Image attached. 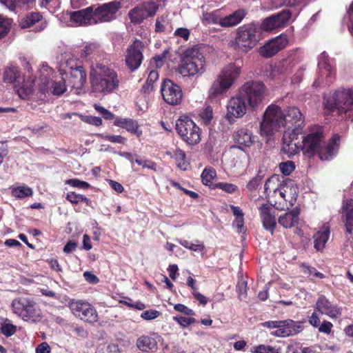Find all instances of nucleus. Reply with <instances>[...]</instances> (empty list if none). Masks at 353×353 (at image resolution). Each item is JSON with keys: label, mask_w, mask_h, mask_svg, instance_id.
Here are the masks:
<instances>
[{"label": "nucleus", "mask_w": 353, "mask_h": 353, "mask_svg": "<svg viewBox=\"0 0 353 353\" xmlns=\"http://www.w3.org/2000/svg\"><path fill=\"white\" fill-rule=\"evenodd\" d=\"M135 162L139 165L142 166L143 168H147L154 171L157 170V164L150 160L143 159L138 156L135 159Z\"/></svg>", "instance_id": "de8ad7c7"}, {"label": "nucleus", "mask_w": 353, "mask_h": 353, "mask_svg": "<svg viewBox=\"0 0 353 353\" xmlns=\"http://www.w3.org/2000/svg\"><path fill=\"white\" fill-rule=\"evenodd\" d=\"M316 310L330 318H336L341 314L340 310L323 295L319 297L316 303Z\"/></svg>", "instance_id": "393cba45"}, {"label": "nucleus", "mask_w": 353, "mask_h": 353, "mask_svg": "<svg viewBox=\"0 0 353 353\" xmlns=\"http://www.w3.org/2000/svg\"><path fill=\"white\" fill-rule=\"evenodd\" d=\"M279 168L283 175L288 176L295 170V164L292 161H287L280 163Z\"/></svg>", "instance_id": "49530a36"}, {"label": "nucleus", "mask_w": 353, "mask_h": 353, "mask_svg": "<svg viewBox=\"0 0 353 353\" xmlns=\"http://www.w3.org/2000/svg\"><path fill=\"white\" fill-rule=\"evenodd\" d=\"M284 121L286 130L301 132L304 119L299 109L295 107L289 108L284 113Z\"/></svg>", "instance_id": "6ab92c4d"}, {"label": "nucleus", "mask_w": 353, "mask_h": 353, "mask_svg": "<svg viewBox=\"0 0 353 353\" xmlns=\"http://www.w3.org/2000/svg\"><path fill=\"white\" fill-rule=\"evenodd\" d=\"M296 17V13L293 12L290 9H285L267 17L263 22H287L288 20L294 21Z\"/></svg>", "instance_id": "473e14b6"}, {"label": "nucleus", "mask_w": 353, "mask_h": 353, "mask_svg": "<svg viewBox=\"0 0 353 353\" xmlns=\"http://www.w3.org/2000/svg\"><path fill=\"white\" fill-rule=\"evenodd\" d=\"M23 321L35 323L41 319V311L38 305L33 301H31L27 311L25 313Z\"/></svg>", "instance_id": "72a5a7b5"}, {"label": "nucleus", "mask_w": 353, "mask_h": 353, "mask_svg": "<svg viewBox=\"0 0 353 353\" xmlns=\"http://www.w3.org/2000/svg\"><path fill=\"white\" fill-rule=\"evenodd\" d=\"M285 127L284 113L281 108L276 105H269L263 114L260 125V134L269 136Z\"/></svg>", "instance_id": "1a4fd4ad"}, {"label": "nucleus", "mask_w": 353, "mask_h": 353, "mask_svg": "<svg viewBox=\"0 0 353 353\" xmlns=\"http://www.w3.org/2000/svg\"><path fill=\"white\" fill-rule=\"evenodd\" d=\"M173 319L176 321L181 327H186L196 322L195 319L192 317H184L182 316H174Z\"/></svg>", "instance_id": "864d4df0"}, {"label": "nucleus", "mask_w": 353, "mask_h": 353, "mask_svg": "<svg viewBox=\"0 0 353 353\" xmlns=\"http://www.w3.org/2000/svg\"><path fill=\"white\" fill-rule=\"evenodd\" d=\"M203 19L207 22H224L223 17L221 14V11L219 10L204 14Z\"/></svg>", "instance_id": "a18cd8bd"}, {"label": "nucleus", "mask_w": 353, "mask_h": 353, "mask_svg": "<svg viewBox=\"0 0 353 353\" xmlns=\"http://www.w3.org/2000/svg\"><path fill=\"white\" fill-rule=\"evenodd\" d=\"M281 184L282 181H280L278 175H272L265 181L264 185L265 193L272 203V205H273V201L276 199L277 192H279Z\"/></svg>", "instance_id": "a878e982"}, {"label": "nucleus", "mask_w": 353, "mask_h": 353, "mask_svg": "<svg viewBox=\"0 0 353 353\" xmlns=\"http://www.w3.org/2000/svg\"><path fill=\"white\" fill-rule=\"evenodd\" d=\"M154 337L149 336H141L137 340V347L141 351L154 352L157 350V342L161 339L158 334H154Z\"/></svg>", "instance_id": "bb28decb"}, {"label": "nucleus", "mask_w": 353, "mask_h": 353, "mask_svg": "<svg viewBox=\"0 0 353 353\" xmlns=\"http://www.w3.org/2000/svg\"><path fill=\"white\" fill-rule=\"evenodd\" d=\"M159 79V73L157 70H152L148 77L145 83L142 88L145 93H150L153 89V83Z\"/></svg>", "instance_id": "4c0bfd02"}, {"label": "nucleus", "mask_w": 353, "mask_h": 353, "mask_svg": "<svg viewBox=\"0 0 353 353\" xmlns=\"http://www.w3.org/2000/svg\"><path fill=\"white\" fill-rule=\"evenodd\" d=\"M160 315V312L155 310H149L143 312L141 314V317L145 320H153L157 318Z\"/></svg>", "instance_id": "6e6d98bb"}, {"label": "nucleus", "mask_w": 353, "mask_h": 353, "mask_svg": "<svg viewBox=\"0 0 353 353\" xmlns=\"http://www.w3.org/2000/svg\"><path fill=\"white\" fill-rule=\"evenodd\" d=\"M252 352L254 353H279V350L270 346L265 345H259L253 347Z\"/></svg>", "instance_id": "603ef678"}, {"label": "nucleus", "mask_w": 353, "mask_h": 353, "mask_svg": "<svg viewBox=\"0 0 353 353\" xmlns=\"http://www.w3.org/2000/svg\"><path fill=\"white\" fill-rule=\"evenodd\" d=\"M234 139L238 144L250 147L254 143V137L252 133L246 128H241L234 134Z\"/></svg>", "instance_id": "7c9ffc66"}, {"label": "nucleus", "mask_w": 353, "mask_h": 353, "mask_svg": "<svg viewBox=\"0 0 353 353\" xmlns=\"http://www.w3.org/2000/svg\"><path fill=\"white\" fill-rule=\"evenodd\" d=\"M108 181L110 186L117 193H121L123 192L124 188L120 183L111 179L108 180Z\"/></svg>", "instance_id": "338daca9"}, {"label": "nucleus", "mask_w": 353, "mask_h": 353, "mask_svg": "<svg viewBox=\"0 0 353 353\" xmlns=\"http://www.w3.org/2000/svg\"><path fill=\"white\" fill-rule=\"evenodd\" d=\"M90 76L92 86L95 92L110 93L119 87V80L117 72L107 66H97Z\"/></svg>", "instance_id": "423d86ee"}, {"label": "nucleus", "mask_w": 353, "mask_h": 353, "mask_svg": "<svg viewBox=\"0 0 353 353\" xmlns=\"http://www.w3.org/2000/svg\"><path fill=\"white\" fill-rule=\"evenodd\" d=\"M241 72L240 65L229 63L224 66L212 82L208 90L209 97L216 98L227 92L238 79Z\"/></svg>", "instance_id": "39448f33"}, {"label": "nucleus", "mask_w": 353, "mask_h": 353, "mask_svg": "<svg viewBox=\"0 0 353 353\" xmlns=\"http://www.w3.org/2000/svg\"><path fill=\"white\" fill-rule=\"evenodd\" d=\"M319 77L313 83V86H319L321 84H327L332 82V78L335 72L331 65L327 54L324 52L321 53L319 59Z\"/></svg>", "instance_id": "f3484780"}, {"label": "nucleus", "mask_w": 353, "mask_h": 353, "mask_svg": "<svg viewBox=\"0 0 353 353\" xmlns=\"http://www.w3.org/2000/svg\"><path fill=\"white\" fill-rule=\"evenodd\" d=\"M276 200L273 205L279 210H284L292 207L296 201L298 188L294 181L286 179L282 181Z\"/></svg>", "instance_id": "9b49d317"}, {"label": "nucleus", "mask_w": 353, "mask_h": 353, "mask_svg": "<svg viewBox=\"0 0 353 353\" xmlns=\"http://www.w3.org/2000/svg\"><path fill=\"white\" fill-rule=\"evenodd\" d=\"M21 72L19 68L14 65H9L4 69L3 81L6 83H14L19 82Z\"/></svg>", "instance_id": "f704fd0d"}, {"label": "nucleus", "mask_w": 353, "mask_h": 353, "mask_svg": "<svg viewBox=\"0 0 353 353\" xmlns=\"http://www.w3.org/2000/svg\"><path fill=\"white\" fill-rule=\"evenodd\" d=\"M200 117L205 123H208L212 119L213 112L210 106H207L200 113Z\"/></svg>", "instance_id": "5fc2aeb1"}, {"label": "nucleus", "mask_w": 353, "mask_h": 353, "mask_svg": "<svg viewBox=\"0 0 353 353\" xmlns=\"http://www.w3.org/2000/svg\"><path fill=\"white\" fill-rule=\"evenodd\" d=\"M263 327L276 329L270 334L277 337H285L296 334L302 330L301 323L292 319L282 321H268L261 323Z\"/></svg>", "instance_id": "ddd939ff"}, {"label": "nucleus", "mask_w": 353, "mask_h": 353, "mask_svg": "<svg viewBox=\"0 0 353 353\" xmlns=\"http://www.w3.org/2000/svg\"><path fill=\"white\" fill-rule=\"evenodd\" d=\"M168 154L175 160L179 169L186 170L188 168V163L185 160V154L182 150L178 148L168 152Z\"/></svg>", "instance_id": "c9c22d12"}, {"label": "nucleus", "mask_w": 353, "mask_h": 353, "mask_svg": "<svg viewBox=\"0 0 353 353\" xmlns=\"http://www.w3.org/2000/svg\"><path fill=\"white\" fill-rule=\"evenodd\" d=\"M216 176V172L212 168H205L201 174L202 183L205 185H209Z\"/></svg>", "instance_id": "a19ab883"}, {"label": "nucleus", "mask_w": 353, "mask_h": 353, "mask_svg": "<svg viewBox=\"0 0 353 353\" xmlns=\"http://www.w3.org/2000/svg\"><path fill=\"white\" fill-rule=\"evenodd\" d=\"M299 212L297 210H292L285 212L279 217L278 222L285 228H291L298 224Z\"/></svg>", "instance_id": "c756f323"}, {"label": "nucleus", "mask_w": 353, "mask_h": 353, "mask_svg": "<svg viewBox=\"0 0 353 353\" xmlns=\"http://www.w3.org/2000/svg\"><path fill=\"white\" fill-rule=\"evenodd\" d=\"M157 6L154 1H147L130 10L129 17L131 22H141L155 14Z\"/></svg>", "instance_id": "412c9836"}, {"label": "nucleus", "mask_w": 353, "mask_h": 353, "mask_svg": "<svg viewBox=\"0 0 353 353\" xmlns=\"http://www.w3.org/2000/svg\"><path fill=\"white\" fill-rule=\"evenodd\" d=\"M262 181V177L259 175L254 176L246 185V190L248 192H252L257 190Z\"/></svg>", "instance_id": "3c124183"}, {"label": "nucleus", "mask_w": 353, "mask_h": 353, "mask_svg": "<svg viewBox=\"0 0 353 353\" xmlns=\"http://www.w3.org/2000/svg\"><path fill=\"white\" fill-rule=\"evenodd\" d=\"M277 23H260L256 27L254 23H245L236 30V37L231 41L232 45L243 52L252 49L263 37V32H270L275 29Z\"/></svg>", "instance_id": "20e7f679"}, {"label": "nucleus", "mask_w": 353, "mask_h": 353, "mask_svg": "<svg viewBox=\"0 0 353 353\" xmlns=\"http://www.w3.org/2000/svg\"><path fill=\"white\" fill-rule=\"evenodd\" d=\"M300 133L301 132H297L296 131L290 130H285L284 132L282 151L289 157L295 155L300 150H302V145H299V142L296 141Z\"/></svg>", "instance_id": "aec40b11"}, {"label": "nucleus", "mask_w": 353, "mask_h": 353, "mask_svg": "<svg viewBox=\"0 0 353 353\" xmlns=\"http://www.w3.org/2000/svg\"><path fill=\"white\" fill-rule=\"evenodd\" d=\"M259 212L263 228L272 234L276 225L274 209L268 204H263L259 208Z\"/></svg>", "instance_id": "b1692460"}, {"label": "nucleus", "mask_w": 353, "mask_h": 353, "mask_svg": "<svg viewBox=\"0 0 353 353\" xmlns=\"http://www.w3.org/2000/svg\"><path fill=\"white\" fill-rule=\"evenodd\" d=\"M163 100L171 105L181 103L183 97L181 88L170 79L164 80L161 88Z\"/></svg>", "instance_id": "dca6fc26"}, {"label": "nucleus", "mask_w": 353, "mask_h": 353, "mask_svg": "<svg viewBox=\"0 0 353 353\" xmlns=\"http://www.w3.org/2000/svg\"><path fill=\"white\" fill-rule=\"evenodd\" d=\"M174 35L188 40L190 36V30L188 28H180L175 30Z\"/></svg>", "instance_id": "69168bd1"}, {"label": "nucleus", "mask_w": 353, "mask_h": 353, "mask_svg": "<svg viewBox=\"0 0 353 353\" xmlns=\"http://www.w3.org/2000/svg\"><path fill=\"white\" fill-rule=\"evenodd\" d=\"M265 87L260 81H248L239 89L238 94L230 97L226 103L225 119L233 124L243 118L247 110H256L264 99Z\"/></svg>", "instance_id": "f257e3e1"}, {"label": "nucleus", "mask_w": 353, "mask_h": 353, "mask_svg": "<svg viewBox=\"0 0 353 353\" xmlns=\"http://www.w3.org/2000/svg\"><path fill=\"white\" fill-rule=\"evenodd\" d=\"M65 184L71 185L74 188H78L79 189H88L90 187V185L83 181H81L78 179H70L65 181Z\"/></svg>", "instance_id": "8fccbe9b"}, {"label": "nucleus", "mask_w": 353, "mask_h": 353, "mask_svg": "<svg viewBox=\"0 0 353 353\" xmlns=\"http://www.w3.org/2000/svg\"><path fill=\"white\" fill-rule=\"evenodd\" d=\"M176 130L182 139L189 145L197 144L201 140V130L199 126L188 117L176 121Z\"/></svg>", "instance_id": "f8f14e48"}, {"label": "nucleus", "mask_w": 353, "mask_h": 353, "mask_svg": "<svg viewBox=\"0 0 353 353\" xmlns=\"http://www.w3.org/2000/svg\"><path fill=\"white\" fill-rule=\"evenodd\" d=\"M176 241L184 248L194 252H201L205 248L203 243H201L199 241H196V243H191L184 239H177Z\"/></svg>", "instance_id": "ea45409f"}, {"label": "nucleus", "mask_w": 353, "mask_h": 353, "mask_svg": "<svg viewBox=\"0 0 353 353\" xmlns=\"http://www.w3.org/2000/svg\"><path fill=\"white\" fill-rule=\"evenodd\" d=\"M50 347L46 343L43 342L39 344L36 348V353H50Z\"/></svg>", "instance_id": "774afa93"}, {"label": "nucleus", "mask_w": 353, "mask_h": 353, "mask_svg": "<svg viewBox=\"0 0 353 353\" xmlns=\"http://www.w3.org/2000/svg\"><path fill=\"white\" fill-rule=\"evenodd\" d=\"M12 196L17 199L30 196L33 194L32 188L26 185L13 186L10 188Z\"/></svg>", "instance_id": "e433bc0d"}, {"label": "nucleus", "mask_w": 353, "mask_h": 353, "mask_svg": "<svg viewBox=\"0 0 353 353\" xmlns=\"http://www.w3.org/2000/svg\"><path fill=\"white\" fill-rule=\"evenodd\" d=\"M120 3L112 1L103 4L94 10L92 6L71 13L70 19L73 22H85L96 17L103 22L113 19L114 14L119 9Z\"/></svg>", "instance_id": "6e6552de"}, {"label": "nucleus", "mask_w": 353, "mask_h": 353, "mask_svg": "<svg viewBox=\"0 0 353 353\" xmlns=\"http://www.w3.org/2000/svg\"><path fill=\"white\" fill-rule=\"evenodd\" d=\"M66 199L73 204H77L79 202H84L87 205H90V201L84 195L77 194L74 192L67 193Z\"/></svg>", "instance_id": "58836bf2"}, {"label": "nucleus", "mask_w": 353, "mask_h": 353, "mask_svg": "<svg viewBox=\"0 0 353 353\" xmlns=\"http://www.w3.org/2000/svg\"><path fill=\"white\" fill-rule=\"evenodd\" d=\"M168 54V50H164L161 54L154 56L150 62L151 68H159L164 64L166 56Z\"/></svg>", "instance_id": "c03bdc74"}, {"label": "nucleus", "mask_w": 353, "mask_h": 353, "mask_svg": "<svg viewBox=\"0 0 353 353\" xmlns=\"http://www.w3.org/2000/svg\"><path fill=\"white\" fill-rule=\"evenodd\" d=\"M83 277L86 281L91 284H97L99 281L96 275L88 271H86L83 273Z\"/></svg>", "instance_id": "0e129e2a"}, {"label": "nucleus", "mask_w": 353, "mask_h": 353, "mask_svg": "<svg viewBox=\"0 0 353 353\" xmlns=\"http://www.w3.org/2000/svg\"><path fill=\"white\" fill-rule=\"evenodd\" d=\"M103 138L112 143H118L125 145L127 142L126 138L121 135H106Z\"/></svg>", "instance_id": "bf43d9fd"}, {"label": "nucleus", "mask_w": 353, "mask_h": 353, "mask_svg": "<svg viewBox=\"0 0 353 353\" xmlns=\"http://www.w3.org/2000/svg\"><path fill=\"white\" fill-rule=\"evenodd\" d=\"M31 301L32 300L26 297H20L14 299L11 304L13 313L23 319L25 316L24 314L27 311Z\"/></svg>", "instance_id": "c85d7f7f"}, {"label": "nucleus", "mask_w": 353, "mask_h": 353, "mask_svg": "<svg viewBox=\"0 0 353 353\" xmlns=\"http://www.w3.org/2000/svg\"><path fill=\"white\" fill-rule=\"evenodd\" d=\"M66 65L69 67L70 75L68 79V84L71 86L72 89L75 90L76 93H79L84 86L86 81V74L82 66H77L73 68L70 65L68 61L66 62Z\"/></svg>", "instance_id": "4be33fe9"}, {"label": "nucleus", "mask_w": 353, "mask_h": 353, "mask_svg": "<svg viewBox=\"0 0 353 353\" xmlns=\"http://www.w3.org/2000/svg\"><path fill=\"white\" fill-rule=\"evenodd\" d=\"M40 76L38 79L30 83L25 82L23 85L16 87V91L21 99L28 98L32 93L33 87L37 86L39 90L43 93H52L54 95L59 96L63 94L67 90L65 79L61 77L52 81V69L48 65H43L40 70Z\"/></svg>", "instance_id": "f03ea898"}, {"label": "nucleus", "mask_w": 353, "mask_h": 353, "mask_svg": "<svg viewBox=\"0 0 353 353\" xmlns=\"http://www.w3.org/2000/svg\"><path fill=\"white\" fill-rule=\"evenodd\" d=\"M246 12L243 9L236 10L232 14L223 17V21H230V22H241L245 17Z\"/></svg>", "instance_id": "37998d69"}, {"label": "nucleus", "mask_w": 353, "mask_h": 353, "mask_svg": "<svg viewBox=\"0 0 353 353\" xmlns=\"http://www.w3.org/2000/svg\"><path fill=\"white\" fill-rule=\"evenodd\" d=\"M341 213L346 233L353 237V199L343 201Z\"/></svg>", "instance_id": "5701e85b"}, {"label": "nucleus", "mask_w": 353, "mask_h": 353, "mask_svg": "<svg viewBox=\"0 0 353 353\" xmlns=\"http://www.w3.org/2000/svg\"><path fill=\"white\" fill-rule=\"evenodd\" d=\"M289 41L286 34H281L266 42L259 49V54L264 58H270L284 49Z\"/></svg>", "instance_id": "2eb2a0df"}, {"label": "nucleus", "mask_w": 353, "mask_h": 353, "mask_svg": "<svg viewBox=\"0 0 353 353\" xmlns=\"http://www.w3.org/2000/svg\"><path fill=\"white\" fill-rule=\"evenodd\" d=\"M143 44L140 41L136 40L128 48L125 55V62L128 67L134 71L140 65L143 60L142 54Z\"/></svg>", "instance_id": "a211bd4d"}, {"label": "nucleus", "mask_w": 353, "mask_h": 353, "mask_svg": "<svg viewBox=\"0 0 353 353\" xmlns=\"http://www.w3.org/2000/svg\"><path fill=\"white\" fill-rule=\"evenodd\" d=\"M339 135H334L330 142L324 144V137L321 130L309 133L303 137L302 151L310 157L317 153L321 160H329L337 152L339 146Z\"/></svg>", "instance_id": "7ed1b4c3"}, {"label": "nucleus", "mask_w": 353, "mask_h": 353, "mask_svg": "<svg viewBox=\"0 0 353 353\" xmlns=\"http://www.w3.org/2000/svg\"><path fill=\"white\" fill-rule=\"evenodd\" d=\"M174 308L176 311L179 312L183 313L184 314L188 315V316H193L194 315V312L190 309L186 307L185 305L183 304H176L174 306Z\"/></svg>", "instance_id": "680f3d73"}, {"label": "nucleus", "mask_w": 353, "mask_h": 353, "mask_svg": "<svg viewBox=\"0 0 353 353\" xmlns=\"http://www.w3.org/2000/svg\"><path fill=\"white\" fill-rule=\"evenodd\" d=\"M324 106L330 111L337 110L340 113L350 111L353 110V92L349 89L336 90L325 97Z\"/></svg>", "instance_id": "9d476101"}, {"label": "nucleus", "mask_w": 353, "mask_h": 353, "mask_svg": "<svg viewBox=\"0 0 353 353\" xmlns=\"http://www.w3.org/2000/svg\"><path fill=\"white\" fill-rule=\"evenodd\" d=\"M60 0H41V6L50 9H56L59 8Z\"/></svg>", "instance_id": "13d9d810"}, {"label": "nucleus", "mask_w": 353, "mask_h": 353, "mask_svg": "<svg viewBox=\"0 0 353 353\" xmlns=\"http://www.w3.org/2000/svg\"><path fill=\"white\" fill-rule=\"evenodd\" d=\"M214 188L220 189L227 193L234 194L239 191V188L234 183L219 182L214 184Z\"/></svg>", "instance_id": "79ce46f5"}, {"label": "nucleus", "mask_w": 353, "mask_h": 353, "mask_svg": "<svg viewBox=\"0 0 353 353\" xmlns=\"http://www.w3.org/2000/svg\"><path fill=\"white\" fill-rule=\"evenodd\" d=\"M330 227L325 224L313 236L314 248L316 250H322L330 236Z\"/></svg>", "instance_id": "2f4dec72"}, {"label": "nucleus", "mask_w": 353, "mask_h": 353, "mask_svg": "<svg viewBox=\"0 0 353 353\" xmlns=\"http://www.w3.org/2000/svg\"><path fill=\"white\" fill-rule=\"evenodd\" d=\"M43 19V16L37 12H32L26 17L25 22H39Z\"/></svg>", "instance_id": "e2e57ef3"}, {"label": "nucleus", "mask_w": 353, "mask_h": 353, "mask_svg": "<svg viewBox=\"0 0 353 353\" xmlns=\"http://www.w3.org/2000/svg\"><path fill=\"white\" fill-rule=\"evenodd\" d=\"M205 70V59L198 48L187 49L184 52L179 72L183 77L200 76Z\"/></svg>", "instance_id": "0eeeda50"}, {"label": "nucleus", "mask_w": 353, "mask_h": 353, "mask_svg": "<svg viewBox=\"0 0 353 353\" xmlns=\"http://www.w3.org/2000/svg\"><path fill=\"white\" fill-rule=\"evenodd\" d=\"M114 124L125 129L128 132L135 134L137 137H140L142 135V130L139 129L137 122L131 119L117 117L115 119Z\"/></svg>", "instance_id": "cd10ccee"}, {"label": "nucleus", "mask_w": 353, "mask_h": 353, "mask_svg": "<svg viewBox=\"0 0 353 353\" xmlns=\"http://www.w3.org/2000/svg\"><path fill=\"white\" fill-rule=\"evenodd\" d=\"M68 307L76 317L81 320L90 323L97 321L98 315L96 310L85 301L72 299L68 302Z\"/></svg>", "instance_id": "4468645a"}, {"label": "nucleus", "mask_w": 353, "mask_h": 353, "mask_svg": "<svg viewBox=\"0 0 353 353\" xmlns=\"http://www.w3.org/2000/svg\"><path fill=\"white\" fill-rule=\"evenodd\" d=\"M97 48V45L95 43H89L86 45L84 48L81 50V57H87L88 55L91 54L93 52H94Z\"/></svg>", "instance_id": "052dcab7"}, {"label": "nucleus", "mask_w": 353, "mask_h": 353, "mask_svg": "<svg viewBox=\"0 0 353 353\" xmlns=\"http://www.w3.org/2000/svg\"><path fill=\"white\" fill-rule=\"evenodd\" d=\"M81 120L85 123L92 124L96 126H99L102 124V120L100 117L94 116H83Z\"/></svg>", "instance_id": "4d7b16f0"}, {"label": "nucleus", "mask_w": 353, "mask_h": 353, "mask_svg": "<svg viewBox=\"0 0 353 353\" xmlns=\"http://www.w3.org/2000/svg\"><path fill=\"white\" fill-rule=\"evenodd\" d=\"M1 331L5 336H10L16 332L17 327L10 323L9 321L6 320L5 322L1 325Z\"/></svg>", "instance_id": "09e8293b"}]
</instances>
